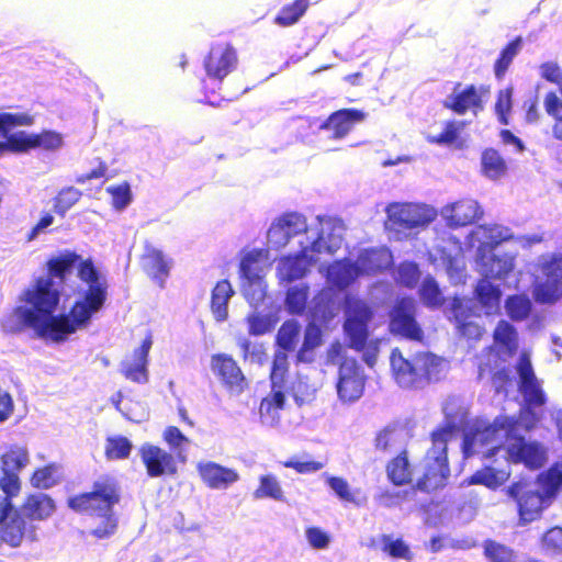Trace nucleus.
I'll return each instance as SVG.
<instances>
[{
  "label": "nucleus",
  "instance_id": "1",
  "mask_svg": "<svg viewBox=\"0 0 562 562\" xmlns=\"http://www.w3.org/2000/svg\"><path fill=\"white\" fill-rule=\"evenodd\" d=\"M22 300L30 307L18 306L13 315L19 321L14 330L25 327L32 328L36 336L55 342H61L67 337L86 327L93 314L100 311L105 303L104 286L93 285L87 289L81 299L75 301L68 314L53 315L60 297L56 294L22 295Z\"/></svg>",
  "mask_w": 562,
  "mask_h": 562
},
{
  "label": "nucleus",
  "instance_id": "2",
  "mask_svg": "<svg viewBox=\"0 0 562 562\" xmlns=\"http://www.w3.org/2000/svg\"><path fill=\"white\" fill-rule=\"evenodd\" d=\"M75 268L78 278L88 284V289L93 285L104 286L105 299L108 297L106 280L95 267L92 258L82 259L79 254L68 249L49 257L46 261V276L35 279L33 285L27 288L23 294L42 296L47 293L60 297V289L66 284Z\"/></svg>",
  "mask_w": 562,
  "mask_h": 562
},
{
  "label": "nucleus",
  "instance_id": "3",
  "mask_svg": "<svg viewBox=\"0 0 562 562\" xmlns=\"http://www.w3.org/2000/svg\"><path fill=\"white\" fill-rule=\"evenodd\" d=\"M562 490V469L559 463L540 472L535 481L520 477L513 482L506 494L517 506L519 520L535 521L547 509Z\"/></svg>",
  "mask_w": 562,
  "mask_h": 562
},
{
  "label": "nucleus",
  "instance_id": "4",
  "mask_svg": "<svg viewBox=\"0 0 562 562\" xmlns=\"http://www.w3.org/2000/svg\"><path fill=\"white\" fill-rule=\"evenodd\" d=\"M121 501V488L115 477L99 476L89 492L79 493L67 499V506L76 513L101 515L113 512Z\"/></svg>",
  "mask_w": 562,
  "mask_h": 562
},
{
  "label": "nucleus",
  "instance_id": "5",
  "mask_svg": "<svg viewBox=\"0 0 562 562\" xmlns=\"http://www.w3.org/2000/svg\"><path fill=\"white\" fill-rule=\"evenodd\" d=\"M371 317L372 311L368 305L353 302L348 305L344 329L348 346L357 351H363V361L372 368L379 353V340L368 342V322Z\"/></svg>",
  "mask_w": 562,
  "mask_h": 562
},
{
  "label": "nucleus",
  "instance_id": "6",
  "mask_svg": "<svg viewBox=\"0 0 562 562\" xmlns=\"http://www.w3.org/2000/svg\"><path fill=\"white\" fill-rule=\"evenodd\" d=\"M389 360L394 381L404 389L415 387L424 380L429 381L439 364V359L434 355L417 353L408 360L398 349L392 350Z\"/></svg>",
  "mask_w": 562,
  "mask_h": 562
},
{
  "label": "nucleus",
  "instance_id": "7",
  "mask_svg": "<svg viewBox=\"0 0 562 562\" xmlns=\"http://www.w3.org/2000/svg\"><path fill=\"white\" fill-rule=\"evenodd\" d=\"M450 476V467L448 454L446 452H437L430 456L428 452L425 457V464L422 475L412 485V491H404L402 493L391 494L389 492V499L393 504L402 502L415 501L417 491L424 493H432L443 488L448 484Z\"/></svg>",
  "mask_w": 562,
  "mask_h": 562
},
{
  "label": "nucleus",
  "instance_id": "8",
  "mask_svg": "<svg viewBox=\"0 0 562 562\" xmlns=\"http://www.w3.org/2000/svg\"><path fill=\"white\" fill-rule=\"evenodd\" d=\"M34 123L33 116L27 113H0V136L4 137L0 142V153H27L33 149V134L20 131L10 134V131L16 126H31Z\"/></svg>",
  "mask_w": 562,
  "mask_h": 562
},
{
  "label": "nucleus",
  "instance_id": "9",
  "mask_svg": "<svg viewBox=\"0 0 562 562\" xmlns=\"http://www.w3.org/2000/svg\"><path fill=\"white\" fill-rule=\"evenodd\" d=\"M210 368L222 387L232 395H240L249 389V381L237 360L218 352L211 356Z\"/></svg>",
  "mask_w": 562,
  "mask_h": 562
},
{
  "label": "nucleus",
  "instance_id": "10",
  "mask_svg": "<svg viewBox=\"0 0 562 562\" xmlns=\"http://www.w3.org/2000/svg\"><path fill=\"white\" fill-rule=\"evenodd\" d=\"M389 329L409 340H423L424 331L416 321V302L413 297L404 296L395 301L389 311Z\"/></svg>",
  "mask_w": 562,
  "mask_h": 562
},
{
  "label": "nucleus",
  "instance_id": "11",
  "mask_svg": "<svg viewBox=\"0 0 562 562\" xmlns=\"http://www.w3.org/2000/svg\"><path fill=\"white\" fill-rule=\"evenodd\" d=\"M515 370L518 374V391L524 397L526 407L530 411L532 408L544 406L547 403V395L538 380L531 359L528 352L522 351L515 364Z\"/></svg>",
  "mask_w": 562,
  "mask_h": 562
},
{
  "label": "nucleus",
  "instance_id": "12",
  "mask_svg": "<svg viewBox=\"0 0 562 562\" xmlns=\"http://www.w3.org/2000/svg\"><path fill=\"white\" fill-rule=\"evenodd\" d=\"M497 429L492 425H475L465 431L462 451L465 458L481 456L482 460L496 456L502 446L497 443Z\"/></svg>",
  "mask_w": 562,
  "mask_h": 562
},
{
  "label": "nucleus",
  "instance_id": "13",
  "mask_svg": "<svg viewBox=\"0 0 562 562\" xmlns=\"http://www.w3.org/2000/svg\"><path fill=\"white\" fill-rule=\"evenodd\" d=\"M434 217L435 213L430 209L419 204H389V221L392 228L397 232L426 226Z\"/></svg>",
  "mask_w": 562,
  "mask_h": 562
},
{
  "label": "nucleus",
  "instance_id": "14",
  "mask_svg": "<svg viewBox=\"0 0 562 562\" xmlns=\"http://www.w3.org/2000/svg\"><path fill=\"white\" fill-rule=\"evenodd\" d=\"M506 451L512 463L524 464L529 470L541 469L548 460V451L542 443L528 441L522 436L515 437Z\"/></svg>",
  "mask_w": 562,
  "mask_h": 562
},
{
  "label": "nucleus",
  "instance_id": "15",
  "mask_svg": "<svg viewBox=\"0 0 562 562\" xmlns=\"http://www.w3.org/2000/svg\"><path fill=\"white\" fill-rule=\"evenodd\" d=\"M238 64L236 49L229 44H217L210 48L204 58V69L210 79L220 83L231 72H233Z\"/></svg>",
  "mask_w": 562,
  "mask_h": 562
},
{
  "label": "nucleus",
  "instance_id": "16",
  "mask_svg": "<svg viewBox=\"0 0 562 562\" xmlns=\"http://www.w3.org/2000/svg\"><path fill=\"white\" fill-rule=\"evenodd\" d=\"M337 393L345 403H351L361 397L364 391L366 378L355 359L345 358L339 366Z\"/></svg>",
  "mask_w": 562,
  "mask_h": 562
},
{
  "label": "nucleus",
  "instance_id": "17",
  "mask_svg": "<svg viewBox=\"0 0 562 562\" xmlns=\"http://www.w3.org/2000/svg\"><path fill=\"white\" fill-rule=\"evenodd\" d=\"M139 457L145 465L147 475L150 477L173 476L178 472L175 456L153 443H143L139 447Z\"/></svg>",
  "mask_w": 562,
  "mask_h": 562
},
{
  "label": "nucleus",
  "instance_id": "18",
  "mask_svg": "<svg viewBox=\"0 0 562 562\" xmlns=\"http://www.w3.org/2000/svg\"><path fill=\"white\" fill-rule=\"evenodd\" d=\"M482 92H486L483 87L468 85L461 88V83L457 82L452 93L442 102V105L458 115H463L469 111L477 113L483 110Z\"/></svg>",
  "mask_w": 562,
  "mask_h": 562
},
{
  "label": "nucleus",
  "instance_id": "19",
  "mask_svg": "<svg viewBox=\"0 0 562 562\" xmlns=\"http://www.w3.org/2000/svg\"><path fill=\"white\" fill-rule=\"evenodd\" d=\"M366 113L359 109L345 108L333 112L321 125V131L329 133L331 139L345 138L357 124L366 119Z\"/></svg>",
  "mask_w": 562,
  "mask_h": 562
},
{
  "label": "nucleus",
  "instance_id": "20",
  "mask_svg": "<svg viewBox=\"0 0 562 562\" xmlns=\"http://www.w3.org/2000/svg\"><path fill=\"white\" fill-rule=\"evenodd\" d=\"M305 220L297 213L281 215L268 229V240L274 247H283L289 240L305 231Z\"/></svg>",
  "mask_w": 562,
  "mask_h": 562
},
{
  "label": "nucleus",
  "instance_id": "21",
  "mask_svg": "<svg viewBox=\"0 0 562 562\" xmlns=\"http://www.w3.org/2000/svg\"><path fill=\"white\" fill-rule=\"evenodd\" d=\"M202 482L212 490H226L239 480V473L220 463L207 461L196 467Z\"/></svg>",
  "mask_w": 562,
  "mask_h": 562
},
{
  "label": "nucleus",
  "instance_id": "22",
  "mask_svg": "<svg viewBox=\"0 0 562 562\" xmlns=\"http://www.w3.org/2000/svg\"><path fill=\"white\" fill-rule=\"evenodd\" d=\"M483 216L479 203L472 199H462L445 209L447 225L452 228L471 225Z\"/></svg>",
  "mask_w": 562,
  "mask_h": 562
},
{
  "label": "nucleus",
  "instance_id": "23",
  "mask_svg": "<svg viewBox=\"0 0 562 562\" xmlns=\"http://www.w3.org/2000/svg\"><path fill=\"white\" fill-rule=\"evenodd\" d=\"M26 519L22 513L15 510L9 519L0 524V539L11 547H19L26 537L33 540L34 527Z\"/></svg>",
  "mask_w": 562,
  "mask_h": 562
},
{
  "label": "nucleus",
  "instance_id": "24",
  "mask_svg": "<svg viewBox=\"0 0 562 562\" xmlns=\"http://www.w3.org/2000/svg\"><path fill=\"white\" fill-rule=\"evenodd\" d=\"M143 270L160 285L170 272V260H168L160 249L155 248L149 241L144 244V252L140 256Z\"/></svg>",
  "mask_w": 562,
  "mask_h": 562
},
{
  "label": "nucleus",
  "instance_id": "25",
  "mask_svg": "<svg viewBox=\"0 0 562 562\" xmlns=\"http://www.w3.org/2000/svg\"><path fill=\"white\" fill-rule=\"evenodd\" d=\"M313 258L307 255V249L303 248L297 254L285 256L278 263V276L280 280L292 282L306 276Z\"/></svg>",
  "mask_w": 562,
  "mask_h": 562
},
{
  "label": "nucleus",
  "instance_id": "26",
  "mask_svg": "<svg viewBox=\"0 0 562 562\" xmlns=\"http://www.w3.org/2000/svg\"><path fill=\"white\" fill-rule=\"evenodd\" d=\"M0 488L3 495H0V524L9 518L13 512L12 499L20 495L22 482L16 473L1 472Z\"/></svg>",
  "mask_w": 562,
  "mask_h": 562
},
{
  "label": "nucleus",
  "instance_id": "27",
  "mask_svg": "<svg viewBox=\"0 0 562 562\" xmlns=\"http://www.w3.org/2000/svg\"><path fill=\"white\" fill-rule=\"evenodd\" d=\"M494 346L487 348L492 351L494 348L498 352H504L508 357L517 353L519 348L518 333L516 328L507 321H499L493 331Z\"/></svg>",
  "mask_w": 562,
  "mask_h": 562
},
{
  "label": "nucleus",
  "instance_id": "28",
  "mask_svg": "<svg viewBox=\"0 0 562 562\" xmlns=\"http://www.w3.org/2000/svg\"><path fill=\"white\" fill-rule=\"evenodd\" d=\"M21 508L27 519L45 520L54 514L56 505L49 495L34 493L25 497Z\"/></svg>",
  "mask_w": 562,
  "mask_h": 562
},
{
  "label": "nucleus",
  "instance_id": "29",
  "mask_svg": "<svg viewBox=\"0 0 562 562\" xmlns=\"http://www.w3.org/2000/svg\"><path fill=\"white\" fill-rule=\"evenodd\" d=\"M453 318L460 336L468 340H480L484 334V327L480 325L461 303L452 306Z\"/></svg>",
  "mask_w": 562,
  "mask_h": 562
},
{
  "label": "nucleus",
  "instance_id": "30",
  "mask_svg": "<svg viewBox=\"0 0 562 562\" xmlns=\"http://www.w3.org/2000/svg\"><path fill=\"white\" fill-rule=\"evenodd\" d=\"M389 481L396 486L408 485V491H412V485H414V467L408 460L406 450L401 451L389 461Z\"/></svg>",
  "mask_w": 562,
  "mask_h": 562
},
{
  "label": "nucleus",
  "instance_id": "31",
  "mask_svg": "<svg viewBox=\"0 0 562 562\" xmlns=\"http://www.w3.org/2000/svg\"><path fill=\"white\" fill-rule=\"evenodd\" d=\"M235 291L226 279L216 282L211 292L210 307L217 322H224L228 317V302Z\"/></svg>",
  "mask_w": 562,
  "mask_h": 562
},
{
  "label": "nucleus",
  "instance_id": "32",
  "mask_svg": "<svg viewBox=\"0 0 562 562\" xmlns=\"http://www.w3.org/2000/svg\"><path fill=\"white\" fill-rule=\"evenodd\" d=\"M359 269L352 262L335 261L327 269V279L336 288L345 290L358 277Z\"/></svg>",
  "mask_w": 562,
  "mask_h": 562
},
{
  "label": "nucleus",
  "instance_id": "33",
  "mask_svg": "<svg viewBox=\"0 0 562 562\" xmlns=\"http://www.w3.org/2000/svg\"><path fill=\"white\" fill-rule=\"evenodd\" d=\"M509 471L485 465L471 474L468 477V483L472 485H483L490 490H497L509 479Z\"/></svg>",
  "mask_w": 562,
  "mask_h": 562
},
{
  "label": "nucleus",
  "instance_id": "34",
  "mask_svg": "<svg viewBox=\"0 0 562 562\" xmlns=\"http://www.w3.org/2000/svg\"><path fill=\"white\" fill-rule=\"evenodd\" d=\"M1 472L19 474L30 462L29 450L19 445L10 446L0 457Z\"/></svg>",
  "mask_w": 562,
  "mask_h": 562
},
{
  "label": "nucleus",
  "instance_id": "35",
  "mask_svg": "<svg viewBox=\"0 0 562 562\" xmlns=\"http://www.w3.org/2000/svg\"><path fill=\"white\" fill-rule=\"evenodd\" d=\"M487 279L488 278L484 277L479 280L474 289V296L485 312L490 314L498 308L502 293L501 290L496 285H493Z\"/></svg>",
  "mask_w": 562,
  "mask_h": 562
},
{
  "label": "nucleus",
  "instance_id": "36",
  "mask_svg": "<svg viewBox=\"0 0 562 562\" xmlns=\"http://www.w3.org/2000/svg\"><path fill=\"white\" fill-rule=\"evenodd\" d=\"M311 0H294L284 4L273 19V23L281 27H289L296 24L306 13Z\"/></svg>",
  "mask_w": 562,
  "mask_h": 562
},
{
  "label": "nucleus",
  "instance_id": "37",
  "mask_svg": "<svg viewBox=\"0 0 562 562\" xmlns=\"http://www.w3.org/2000/svg\"><path fill=\"white\" fill-rule=\"evenodd\" d=\"M482 173L493 180L499 179L507 171V164L498 150L486 148L481 155Z\"/></svg>",
  "mask_w": 562,
  "mask_h": 562
},
{
  "label": "nucleus",
  "instance_id": "38",
  "mask_svg": "<svg viewBox=\"0 0 562 562\" xmlns=\"http://www.w3.org/2000/svg\"><path fill=\"white\" fill-rule=\"evenodd\" d=\"M514 269V258L512 256L492 255L483 261V274L488 279H504Z\"/></svg>",
  "mask_w": 562,
  "mask_h": 562
},
{
  "label": "nucleus",
  "instance_id": "39",
  "mask_svg": "<svg viewBox=\"0 0 562 562\" xmlns=\"http://www.w3.org/2000/svg\"><path fill=\"white\" fill-rule=\"evenodd\" d=\"M522 40L520 36L509 41L501 50L497 59L494 63V75L501 80L504 78L514 58L521 49Z\"/></svg>",
  "mask_w": 562,
  "mask_h": 562
},
{
  "label": "nucleus",
  "instance_id": "40",
  "mask_svg": "<svg viewBox=\"0 0 562 562\" xmlns=\"http://www.w3.org/2000/svg\"><path fill=\"white\" fill-rule=\"evenodd\" d=\"M254 497L257 499L271 498L280 502L285 501L282 486L272 474H266L259 477V485L254 491Z\"/></svg>",
  "mask_w": 562,
  "mask_h": 562
},
{
  "label": "nucleus",
  "instance_id": "41",
  "mask_svg": "<svg viewBox=\"0 0 562 562\" xmlns=\"http://www.w3.org/2000/svg\"><path fill=\"white\" fill-rule=\"evenodd\" d=\"M322 344V331L319 327L313 323L308 324L304 331V340L296 353L297 362H311L310 355L316 347Z\"/></svg>",
  "mask_w": 562,
  "mask_h": 562
},
{
  "label": "nucleus",
  "instance_id": "42",
  "mask_svg": "<svg viewBox=\"0 0 562 562\" xmlns=\"http://www.w3.org/2000/svg\"><path fill=\"white\" fill-rule=\"evenodd\" d=\"M308 296L310 288L306 284L290 288L285 296L288 312L296 315L303 314L307 306Z\"/></svg>",
  "mask_w": 562,
  "mask_h": 562
},
{
  "label": "nucleus",
  "instance_id": "43",
  "mask_svg": "<svg viewBox=\"0 0 562 562\" xmlns=\"http://www.w3.org/2000/svg\"><path fill=\"white\" fill-rule=\"evenodd\" d=\"M543 105L548 115L554 121L552 125L553 137L562 142V101L555 92H548Z\"/></svg>",
  "mask_w": 562,
  "mask_h": 562
},
{
  "label": "nucleus",
  "instance_id": "44",
  "mask_svg": "<svg viewBox=\"0 0 562 562\" xmlns=\"http://www.w3.org/2000/svg\"><path fill=\"white\" fill-rule=\"evenodd\" d=\"M301 333L300 324L294 319L285 321L277 334V344L284 351H293Z\"/></svg>",
  "mask_w": 562,
  "mask_h": 562
},
{
  "label": "nucleus",
  "instance_id": "45",
  "mask_svg": "<svg viewBox=\"0 0 562 562\" xmlns=\"http://www.w3.org/2000/svg\"><path fill=\"white\" fill-rule=\"evenodd\" d=\"M285 394L282 389H271V392L260 402V415L268 416L271 419L278 418L280 411L285 406Z\"/></svg>",
  "mask_w": 562,
  "mask_h": 562
},
{
  "label": "nucleus",
  "instance_id": "46",
  "mask_svg": "<svg viewBox=\"0 0 562 562\" xmlns=\"http://www.w3.org/2000/svg\"><path fill=\"white\" fill-rule=\"evenodd\" d=\"M133 445L124 436H111L105 440L104 456L108 460L127 459Z\"/></svg>",
  "mask_w": 562,
  "mask_h": 562
},
{
  "label": "nucleus",
  "instance_id": "47",
  "mask_svg": "<svg viewBox=\"0 0 562 562\" xmlns=\"http://www.w3.org/2000/svg\"><path fill=\"white\" fill-rule=\"evenodd\" d=\"M506 312L512 321H525L531 312V302L525 295L514 294L505 301Z\"/></svg>",
  "mask_w": 562,
  "mask_h": 562
},
{
  "label": "nucleus",
  "instance_id": "48",
  "mask_svg": "<svg viewBox=\"0 0 562 562\" xmlns=\"http://www.w3.org/2000/svg\"><path fill=\"white\" fill-rule=\"evenodd\" d=\"M419 296L428 307H439L445 303L441 290L432 277H426L419 288Z\"/></svg>",
  "mask_w": 562,
  "mask_h": 562
},
{
  "label": "nucleus",
  "instance_id": "49",
  "mask_svg": "<svg viewBox=\"0 0 562 562\" xmlns=\"http://www.w3.org/2000/svg\"><path fill=\"white\" fill-rule=\"evenodd\" d=\"M289 370V361L285 352H276L270 371L271 389H283Z\"/></svg>",
  "mask_w": 562,
  "mask_h": 562
},
{
  "label": "nucleus",
  "instance_id": "50",
  "mask_svg": "<svg viewBox=\"0 0 562 562\" xmlns=\"http://www.w3.org/2000/svg\"><path fill=\"white\" fill-rule=\"evenodd\" d=\"M261 249H254L245 254L239 263V273L243 279L262 278L260 276Z\"/></svg>",
  "mask_w": 562,
  "mask_h": 562
},
{
  "label": "nucleus",
  "instance_id": "51",
  "mask_svg": "<svg viewBox=\"0 0 562 562\" xmlns=\"http://www.w3.org/2000/svg\"><path fill=\"white\" fill-rule=\"evenodd\" d=\"M82 193L75 187L61 189L54 199V211L64 216L81 198Z\"/></svg>",
  "mask_w": 562,
  "mask_h": 562
},
{
  "label": "nucleus",
  "instance_id": "52",
  "mask_svg": "<svg viewBox=\"0 0 562 562\" xmlns=\"http://www.w3.org/2000/svg\"><path fill=\"white\" fill-rule=\"evenodd\" d=\"M64 144L63 135L56 131L43 130L33 134V149L53 151L59 149Z\"/></svg>",
  "mask_w": 562,
  "mask_h": 562
},
{
  "label": "nucleus",
  "instance_id": "53",
  "mask_svg": "<svg viewBox=\"0 0 562 562\" xmlns=\"http://www.w3.org/2000/svg\"><path fill=\"white\" fill-rule=\"evenodd\" d=\"M147 364L148 360L134 358L133 362L122 364V374L132 382L146 383L148 381Z\"/></svg>",
  "mask_w": 562,
  "mask_h": 562
},
{
  "label": "nucleus",
  "instance_id": "54",
  "mask_svg": "<svg viewBox=\"0 0 562 562\" xmlns=\"http://www.w3.org/2000/svg\"><path fill=\"white\" fill-rule=\"evenodd\" d=\"M245 280L246 282L243 284V295L246 301L252 306L262 303L266 297V286L262 278Z\"/></svg>",
  "mask_w": 562,
  "mask_h": 562
},
{
  "label": "nucleus",
  "instance_id": "55",
  "mask_svg": "<svg viewBox=\"0 0 562 562\" xmlns=\"http://www.w3.org/2000/svg\"><path fill=\"white\" fill-rule=\"evenodd\" d=\"M484 554L491 562H514L513 550L493 540L485 541Z\"/></svg>",
  "mask_w": 562,
  "mask_h": 562
},
{
  "label": "nucleus",
  "instance_id": "56",
  "mask_svg": "<svg viewBox=\"0 0 562 562\" xmlns=\"http://www.w3.org/2000/svg\"><path fill=\"white\" fill-rule=\"evenodd\" d=\"M463 122L448 121L442 132L430 139L431 143L439 145H454L460 138V131L463 128Z\"/></svg>",
  "mask_w": 562,
  "mask_h": 562
},
{
  "label": "nucleus",
  "instance_id": "57",
  "mask_svg": "<svg viewBox=\"0 0 562 562\" xmlns=\"http://www.w3.org/2000/svg\"><path fill=\"white\" fill-rule=\"evenodd\" d=\"M420 278V271L415 262L404 261L397 267V281L406 288H414Z\"/></svg>",
  "mask_w": 562,
  "mask_h": 562
},
{
  "label": "nucleus",
  "instance_id": "58",
  "mask_svg": "<svg viewBox=\"0 0 562 562\" xmlns=\"http://www.w3.org/2000/svg\"><path fill=\"white\" fill-rule=\"evenodd\" d=\"M512 106V89L506 88L499 90L496 97L495 112L501 124H508V116L510 114Z\"/></svg>",
  "mask_w": 562,
  "mask_h": 562
},
{
  "label": "nucleus",
  "instance_id": "59",
  "mask_svg": "<svg viewBox=\"0 0 562 562\" xmlns=\"http://www.w3.org/2000/svg\"><path fill=\"white\" fill-rule=\"evenodd\" d=\"M106 192L111 195L112 205L116 210L125 209L132 200L131 188L127 182L109 187Z\"/></svg>",
  "mask_w": 562,
  "mask_h": 562
},
{
  "label": "nucleus",
  "instance_id": "60",
  "mask_svg": "<svg viewBox=\"0 0 562 562\" xmlns=\"http://www.w3.org/2000/svg\"><path fill=\"white\" fill-rule=\"evenodd\" d=\"M533 299L541 304H552L559 300L557 285L549 282L538 283L533 289Z\"/></svg>",
  "mask_w": 562,
  "mask_h": 562
},
{
  "label": "nucleus",
  "instance_id": "61",
  "mask_svg": "<svg viewBox=\"0 0 562 562\" xmlns=\"http://www.w3.org/2000/svg\"><path fill=\"white\" fill-rule=\"evenodd\" d=\"M454 429L456 426L453 424H447L436 428L431 432L430 438L432 441V446L434 448L437 449V451L434 452V456L437 454V452L442 451L447 453V443Z\"/></svg>",
  "mask_w": 562,
  "mask_h": 562
},
{
  "label": "nucleus",
  "instance_id": "62",
  "mask_svg": "<svg viewBox=\"0 0 562 562\" xmlns=\"http://www.w3.org/2000/svg\"><path fill=\"white\" fill-rule=\"evenodd\" d=\"M248 331L250 335L260 336L270 331L273 327L270 318L267 315L259 313L250 314L247 317Z\"/></svg>",
  "mask_w": 562,
  "mask_h": 562
},
{
  "label": "nucleus",
  "instance_id": "63",
  "mask_svg": "<svg viewBox=\"0 0 562 562\" xmlns=\"http://www.w3.org/2000/svg\"><path fill=\"white\" fill-rule=\"evenodd\" d=\"M315 391L316 389L314 385L310 384L306 379L302 378H299L292 386L293 396L299 404L313 400Z\"/></svg>",
  "mask_w": 562,
  "mask_h": 562
},
{
  "label": "nucleus",
  "instance_id": "64",
  "mask_svg": "<svg viewBox=\"0 0 562 562\" xmlns=\"http://www.w3.org/2000/svg\"><path fill=\"white\" fill-rule=\"evenodd\" d=\"M541 542L544 549L562 553V528L555 526L547 530L541 538Z\"/></svg>",
  "mask_w": 562,
  "mask_h": 562
}]
</instances>
